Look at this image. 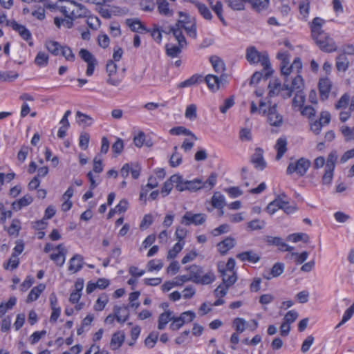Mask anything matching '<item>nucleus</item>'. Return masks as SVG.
<instances>
[{
    "label": "nucleus",
    "instance_id": "603ef678",
    "mask_svg": "<svg viewBox=\"0 0 354 354\" xmlns=\"http://www.w3.org/2000/svg\"><path fill=\"white\" fill-rule=\"evenodd\" d=\"M200 77H199V76L193 75L191 77H189V79L180 82L178 85V88H182L192 86L198 82Z\"/></svg>",
    "mask_w": 354,
    "mask_h": 354
},
{
    "label": "nucleus",
    "instance_id": "c9c22d12",
    "mask_svg": "<svg viewBox=\"0 0 354 354\" xmlns=\"http://www.w3.org/2000/svg\"><path fill=\"white\" fill-rule=\"evenodd\" d=\"M109 301L108 296L106 294L101 295L97 299L93 308L96 311L102 310Z\"/></svg>",
    "mask_w": 354,
    "mask_h": 354
},
{
    "label": "nucleus",
    "instance_id": "f704fd0d",
    "mask_svg": "<svg viewBox=\"0 0 354 354\" xmlns=\"http://www.w3.org/2000/svg\"><path fill=\"white\" fill-rule=\"evenodd\" d=\"M19 264V259L17 256V254L12 253L9 260L3 263V268L6 270L10 269L13 270L16 269Z\"/></svg>",
    "mask_w": 354,
    "mask_h": 354
},
{
    "label": "nucleus",
    "instance_id": "a211bd4d",
    "mask_svg": "<svg viewBox=\"0 0 354 354\" xmlns=\"http://www.w3.org/2000/svg\"><path fill=\"white\" fill-rule=\"evenodd\" d=\"M83 257L80 254L74 255L70 260L68 270L77 272L82 268Z\"/></svg>",
    "mask_w": 354,
    "mask_h": 354
},
{
    "label": "nucleus",
    "instance_id": "a878e982",
    "mask_svg": "<svg viewBox=\"0 0 354 354\" xmlns=\"http://www.w3.org/2000/svg\"><path fill=\"white\" fill-rule=\"evenodd\" d=\"M191 281L197 283L200 279L201 274H203V268L196 265H192L188 268Z\"/></svg>",
    "mask_w": 354,
    "mask_h": 354
},
{
    "label": "nucleus",
    "instance_id": "bf43d9fd",
    "mask_svg": "<svg viewBox=\"0 0 354 354\" xmlns=\"http://www.w3.org/2000/svg\"><path fill=\"white\" fill-rule=\"evenodd\" d=\"M149 271L160 270L163 267V263L160 259H153L147 263Z\"/></svg>",
    "mask_w": 354,
    "mask_h": 354
},
{
    "label": "nucleus",
    "instance_id": "e433bc0d",
    "mask_svg": "<svg viewBox=\"0 0 354 354\" xmlns=\"http://www.w3.org/2000/svg\"><path fill=\"white\" fill-rule=\"evenodd\" d=\"M17 299L15 297H11L6 303H1L0 305V317L3 316L8 310L12 308L16 304Z\"/></svg>",
    "mask_w": 354,
    "mask_h": 354
},
{
    "label": "nucleus",
    "instance_id": "4be33fe9",
    "mask_svg": "<svg viewBox=\"0 0 354 354\" xmlns=\"http://www.w3.org/2000/svg\"><path fill=\"white\" fill-rule=\"evenodd\" d=\"M124 340V334L120 331L115 333L111 338L110 346L111 349L116 350L119 348Z\"/></svg>",
    "mask_w": 354,
    "mask_h": 354
},
{
    "label": "nucleus",
    "instance_id": "ddd939ff",
    "mask_svg": "<svg viewBox=\"0 0 354 354\" xmlns=\"http://www.w3.org/2000/svg\"><path fill=\"white\" fill-rule=\"evenodd\" d=\"M331 86L332 83L328 78H321L319 80V91L320 93V97L322 100H325L328 97Z\"/></svg>",
    "mask_w": 354,
    "mask_h": 354
},
{
    "label": "nucleus",
    "instance_id": "c756f323",
    "mask_svg": "<svg viewBox=\"0 0 354 354\" xmlns=\"http://www.w3.org/2000/svg\"><path fill=\"white\" fill-rule=\"evenodd\" d=\"M158 10L160 14L165 16H171L172 10L169 8V3L166 0H156Z\"/></svg>",
    "mask_w": 354,
    "mask_h": 354
},
{
    "label": "nucleus",
    "instance_id": "473e14b6",
    "mask_svg": "<svg viewBox=\"0 0 354 354\" xmlns=\"http://www.w3.org/2000/svg\"><path fill=\"white\" fill-rule=\"evenodd\" d=\"M179 45L175 46L170 44L165 45V51L167 56L170 57H176L180 53L182 48Z\"/></svg>",
    "mask_w": 354,
    "mask_h": 354
},
{
    "label": "nucleus",
    "instance_id": "4468645a",
    "mask_svg": "<svg viewBox=\"0 0 354 354\" xmlns=\"http://www.w3.org/2000/svg\"><path fill=\"white\" fill-rule=\"evenodd\" d=\"M126 24L131 28L133 32H150L137 18L127 19L126 20Z\"/></svg>",
    "mask_w": 354,
    "mask_h": 354
},
{
    "label": "nucleus",
    "instance_id": "20e7f679",
    "mask_svg": "<svg viewBox=\"0 0 354 354\" xmlns=\"http://www.w3.org/2000/svg\"><path fill=\"white\" fill-rule=\"evenodd\" d=\"M277 104L266 98L259 101V113L267 117V122L274 127H280L283 123V116L277 111Z\"/></svg>",
    "mask_w": 354,
    "mask_h": 354
},
{
    "label": "nucleus",
    "instance_id": "cd10ccee",
    "mask_svg": "<svg viewBox=\"0 0 354 354\" xmlns=\"http://www.w3.org/2000/svg\"><path fill=\"white\" fill-rule=\"evenodd\" d=\"M212 205L217 209H223L226 205L225 197L220 192H215L212 198Z\"/></svg>",
    "mask_w": 354,
    "mask_h": 354
},
{
    "label": "nucleus",
    "instance_id": "de8ad7c7",
    "mask_svg": "<svg viewBox=\"0 0 354 354\" xmlns=\"http://www.w3.org/2000/svg\"><path fill=\"white\" fill-rule=\"evenodd\" d=\"M305 102V95L302 91H297L293 100H292V106H301Z\"/></svg>",
    "mask_w": 354,
    "mask_h": 354
},
{
    "label": "nucleus",
    "instance_id": "393cba45",
    "mask_svg": "<svg viewBox=\"0 0 354 354\" xmlns=\"http://www.w3.org/2000/svg\"><path fill=\"white\" fill-rule=\"evenodd\" d=\"M336 68L339 71L345 72L349 66V61L344 54H339L336 57Z\"/></svg>",
    "mask_w": 354,
    "mask_h": 354
},
{
    "label": "nucleus",
    "instance_id": "7ed1b4c3",
    "mask_svg": "<svg viewBox=\"0 0 354 354\" xmlns=\"http://www.w3.org/2000/svg\"><path fill=\"white\" fill-rule=\"evenodd\" d=\"M245 57L250 64L261 63L263 67L266 79H268L272 75L274 71L271 68V64L267 52H259L254 46H249L246 49Z\"/></svg>",
    "mask_w": 354,
    "mask_h": 354
},
{
    "label": "nucleus",
    "instance_id": "6e6d98bb",
    "mask_svg": "<svg viewBox=\"0 0 354 354\" xmlns=\"http://www.w3.org/2000/svg\"><path fill=\"white\" fill-rule=\"evenodd\" d=\"M158 332L151 333L145 339V345L149 348H153L158 340Z\"/></svg>",
    "mask_w": 354,
    "mask_h": 354
},
{
    "label": "nucleus",
    "instance_id": "09e8293b",
    "mask_svg": "<svg viewBox=\"0 0 354 354\" xmlns=\"http://www.w3.org/2000/svg\"><path fill=\"white\" fill-rule=\"evenodd\" d=\"M50 258L57 266L62 267L65 263L66 254H63L62 252L57 254H51Z\"/></svg>",
    "mask_w": 354,
    "mask_h": 354
},
{
    "label": "nucleus",
    "instance_id": "13d9d810",
    "mask_svg": "<svg viewBox=\"0 0 354 354\" xmlns=\"http://www.w3.org/2000/svg\"><path fill=\"white\" fill-rule=\"evenodd\" d=\"M299 314L295 310H289L284 316L283 321L286 322V324H291L295 322L296 319L298 318Z\"/></svg>",
    "mask_w": 354,
    "mask_h": 354
},
{
    "label": "nucleus",
    "instance_id": "79ce46f5",
    "mask_svg": "<svg viewBox=\"0 0 354 354\" xmlns=\"http://www.w3.org/2000/svg\"><path fill=\"white\" fill-rule=\"evenodd\" d=\"M266 222L263 220L254 219L248 223L247 227L250 230H259L264 228Z\"/></svg>",
    "mask_w": 354,
    "mask_h": 354
},
{
    "label": "nucleus",
    "instance_id": "a19ab883",
    "mask_svg": "<svg viewBox=\"0 0 354 354\" xmlns=\"http://www.w3.org/2000/svg\"><path fill=\"white\" fill-rule=\"evenodd\" d=\"M215 280V275L213 272L209 271L205 274H201V277L197 283L207 285Z\"/></svg>",
    "mask_w": 354,
    "mask_h": 354
},
{
    "label": "nucleus",
    "instance_id": "412c9836",
    "mask_svg": "<svg viewBox=\"0 0 354 354\" xmlns=\"http://www.w3.org/2000/svg\"><path fill=\"white\" fill-rule=\"evenodd\" d=\"M173 312L168 310H165V312L161 313L158 317V328L159 330H163L167 323L169 321H171V318L174 315Z\"/></svg>",
    "mask_w": 354,
    "mask_h": 354
},
{
    "label": "nucleus",
    "instance_id": "c85d7f7f",
    "mask_svg": "<svg viewBox=\"0 0 354 354\" xmlns=\"http://www.w3.org/2000/svg\"><path fill=\"white\" fill-rule=\"evenodd\" d=\"M284 270V264L283 263H276L273 265L270 270L268 276L264 275V277L267 279H270L272 277H277L281 275Z\"/></svg>",
    "mask_w": 354,
    "mask_h": 354
},
{
    "label": "nucleus",
    "instance_id": "338daca9",
    "mask_svg": "<svg viewBox=\"0 0 354 354\" xmlns=\"http://www.w3.org/2000/svg\"><path fill=\"white\" fill-rule=\"evenodd\" d=\"M19 75L17 73L12 71L0 72V80L4 81H12L18 77Z\"/></svg>",
    "mask_w": 354,
    "mask_h": 354
},
{
    "label": "nucleus",
    "instance_id": "f3484780",
    "mask_svg": "<svg viewBox=\"0 0 354 354\" xmlns=\"http://www.w3.org/2000/svg\"><path fill=\"white\" fill-rule=\"evenodd\" d=\"M245 3H249L252 9L257 12H260L268 8L270 0H245Z\"/></svg>",
    "mask_w": 354,
    "mask_h": 354
},
{
    "label": "nucleus",
    "instance_id": "b1692460",
    "mask_svg": "<svg viewBox=\"0 0 354 354\" xmlns=\"http://www.w3.org/2000/svg\"><path fill=\"white\" fill-rule=\"evenodd\" d=\"M44 289L45 285L43 283H40L38 286L34 287L29 292L26 302L29 303L37 300L40 294L44 290Z\"/></svg>",
    "mask_w": 354,
    "mask_h": 354
},
{
    "label": "nucleus",
    "instance_id": "49530a36",
    "mask_svg": "<svg viewBox=\"0 0 354 354\" xmlns=\"http://www.w3.org/2000/svg\"><path fill=\"white\" fill-rule=\"evenodd\" d=\"M280 196H277L273 201L270 202L267 207L266 210L267 212L270 214H273L275 213L278 209H280Z\"/></svg>",
    "mask_w": 354,
    "mask_h": 354
},
{
    "label": "nucleus",
    "instance_id": "9b49d317",
    "mask_svg": "<svg viewBox=\"0 0 354 354\" xmlns=\"http://www.w3.org/2000/svg\"><path fill=\"white\" fill-rule=\"evenodd\" d=\"M218 269L221 273L223 283L227 287H230L236 281L237 277L235 271H227V270L222 268L221 263L218 265Z\"/></svg>",
    "mask_w": 354,
    "mask_h": 354
},
{
    "label": "nucleus",
    "instance_id": "f03ea898",
    "mask_svg": "<svg viewBox=\"0 0 354 354\" xmlns=\"http://www.w3.org/2000/svg\"><path fill=\"white\" fill-rule=\"evenodd\" d=\"M48 8H57L65 17H70L75 20L78 18H86L90 15V11L83 5L74 1L62 0L57 5H48Z\"/></svg>",
    "mask_w": 354,
    "mask_h": 354
},
{
    "label": "nucleus",
    "instance_id": "864d4df0",
    "mask_svg": "<svg viewBox=\"0 0 354 354\" xmlns=\"http://www.w3.org/2000/svg\"><path fill=\"white\" fill-rule=\"evenodd\" d=\"M341 132L346 141L354 140V128L342 126L341 127Z\"/></svg>",
    "mask_w": 354,
    "mask_h": 354
},
{
    "label": "nucleus",
    "instance_id": "4c0bfd02",
    "mask_svg": "<svg viewBox=\"0 0 354 354\" xmlns=\"http://www.w3.org/2000/svg\"><path fill=\"white\" fill-rule=\"evenodd\" d=\"M45 46L48 50L54 55H58L61 51L62 47L57 41H48L46 42Z\"/></svg>",
    "mask_w": 354,
    "mask_h": 354
},
{
    "label": "nucleus",
    "instance_id": "f257e3e1",
    "mask_svg": "<svg viewBox=\"0 0 354 354\" xmlns=\"http://www.w3.org/2000/svg\"><path fill=\"white\" fill-rule=\"evenodd\" d=\"M324 23L325 21L320 17L314 18L310 24L311 35L320 50L330 53L336 51L337 46L333 39L322 30Z\"/></svg>",
    "mask_w": 354,
    "mask_h": 354
},
{
    "label": "nucleus",
    "instance_id": "4d7b16f0",
    "mask_svg": "<svg viewBox=\"0 0 354 354\" xmlns=\"http://www.w3.org/2000/svg\"><path fill=\"white\" fill-rule=\"evenodd\" d=\"M304 86L303 78L299 74H297L292 81L290 88L293 90L301 91V88Z\"/></svg>",
    "mask_w": 354,
    "mask_h": 354
},
{
    "label": "nucleus",
    "instance_id": "39448f33",
    "mask_svg": "<svg viewBox=\"0 0 354 354\" xmlns=\"http://www.w3.org/2000/svg\"><path fill=\"white\" fill-rule=\"evenodd\" d=\"M171 180L175 183L176 188L179 192L185 190L196 192L204 187L203 181L199 178L193 180H185L180 176L173 175L171 176Z\"/></svg>",
    "mask_w": 354,
    "mask_h": 354
},
{
    "label": "nucleus",
    "instance_id": "680f3d73",
    "mask_svg": "<svg viewBox=\"0 0 354 354\" xmlns=\"http://www.w3.org/2000/svg\"><path fill=\"white\" fill-rule=\"evenodd\" d=\"M349 100V95L347 93L344 94L335 104V108L337 109L346 108L348 104Z\"/></svg>",
    "mask_w": 354,
    "mask_h": 354
},
{
    "label": "nucleus",
    "instance_id": "58836bf2",
    "mask_svg": "<svg viewBox=\"0 0 354 354\" xmlns=\"http://www.w3.org/2000/svg\"><path fill=\"white\" fill-rule=\"evenodd\" d=\"M35 63L40 67L46 66L48 63V54L44 52L39 51L35 59Z\"/></svg>",
    "mask_w": 354,
    "mask_h": 354
},
{
    "label": "nucleus",
    "instance_id": "6ab92c4d",
    "mask_svg": "<svg viewBox=\"0 0 354 354\" xmlns=\"http://www.w3.org/2000/svg\"><path fill=\"white\" fill-rule=\"evenodd\" d=\"M169 133H170V134L175 135V136H180V135L188 136H190L194 140H198V138L196 136V135L194 133H192L189 129H188L183 126L176 127H174V128L171 129L169 130Z\"/></svg>",
    "mask_w": 354,
    "mask_h": 354
},
{
    "label": "nucleus",
    "instance_id": "5701e85b",
    "mask_svg": "<svg viewBox=\"0 0 354 354\" xmlns=\"http://www.w3.org/2000/svg\"><path fill=\"white\" fill-rule=\"evenodd\" d=\"M287 141L286 138H280L277 140L275 149L277 151L276 160H279L287 151Z\"/></svg>",
    "mask_w": 354,
    "mask_h": 354
},
{
    "label": "nucleus",
    "instance_id": "1a4fd4ad",
    "mask_svg": "<svg viewBox=\"0 0 354 354\" xmlns=\"http://www.w3.org/2000/svg\"><path fill=\"white\" fill-rule=\"evenodd\" d=\"M206 220L205 215L203 214H193L191 212H187L182 218L181 223L185 225L194 224L196 225L203 224Z\"/></svg>",
    "mask_w": 354,
    "mask_h": 354
},
{
    "label": "nucleus",
    "instance_id": "2eb2a0df",
    "mask_svg": "<svg viewBox=\"0 0 354 354\" xmlns=\"http://www.w3.org/2000/svg\"><path fill=\"white\" fill-rule=\"evenodd\" d=\"M8 24L10 25V27L15 31L18 32L19 35L26 41L31 39L30 32L23 25L19 24L16 21L12 20L11 23Z\"/></svg>",
    "mask_w": 354,
    "mask_h": 354
},
{
    "label": "nucleus",
    "instance_id": "423d86ee",
    "mask_svg": "<svg viewBox=\"0 0 354 354\" xmlns=\"http://www.w3.org/2000/svg\"><path fill=\"white\" fill-rule=\"evenodd\" d=\"M310 165V162L301 158L296 162H290L286 170V173L288 175L296 172L299 176H303L306 173Z\"/></svg>",
    "mask_w": 354,
    "mask_h": 354
},
{
    "label": "nucleus",
    "instance_id": "0eeeda50",
    "mask_svg": "<svg viewBox=\"0 0 354 354\" xmlns=\"http://www.w3.org/2000/svg\"><path fill=\"white\" fill-rule=\"evenodd\" d=\"M330 121V114L328 111H322L318 120H311L310 121V130L315 134L319 135L321 133L324 126L328 125Z\"/></svg>",
    "mask_w": 354,
    "mask_h": 354
},
{
    "label": "nucleus",
    "instance_id": "a18cd8bd",
    "mask_svg": "<svg viewBox=\"0 0 354 354\" xmlns=\"http://www.w3.org/2000/svg\"><path fill=\"white\" fill-rule=\"evenodd\" d=\"M185 324L183 317H178L173 316L171 318V323L170 324V329L172 330H177L180 329Z\"/></svg>",
    "mask_w": 354,
    "mask_h": 354
},
{
    "label": "nucleus",
    "instance_id": "9d476101",
    "mask_svg": "<svg viewBox=\"0 0 354 354\" xmlns=\"http://www.w3.org/2000/svg\"><path fill=\"white\" fill-rule=\"evenodd\" d=\"M250 162L257 169H264L267 164L263 158V150L261 148H256L250 158Z\"/></svg>",
    "mask_w": 354,
    "mask_h": 354
},
{
    "label": "nucleus",
    "instance_id": "dca6fc26",
    "mask_svg": "<svg viewBox=\"0 0 354 354\" xmlns=\"http://www.w3.org/2000/svg\"><path fill=\"white\" fill-rule=\"evenodd\" d=\"M235 245V240L232 237H227L217 244L218 251L221 255L225 254Z\"/></svg>",
    "mask_w": 354,
    "mask_h": 354
},
{
    "label": "nucleus",
    "instance_id": "052dcab7",
    "mask_svg": "<svg viewBox=\"0 0 354 354\" xmlns=\"http://www.w3.org/2000/svg\"><path fill=\"white\" fill-rule=\"evenodd\" d=\"M279 203H281L280 209H283L287 214L293 213L297 209L295 207L290 206L288 201L283 200L281 196Z\"/></svg>",
    "mask_w": 354,
    "mask_h": 354
},
{
    "label": "nucleus",
    "instance_id": "69168bd1",
    "mask_svg": "<svg viewBox=\"0 0 354 354\" xmlns=\"http://www.w3.org/2000/svg\"><path fill=\"white\" fill-rule=\"evenodd\" d=\"M79 55L86 63L95 59V57L86 49L82 48L79 52Z\"/></svg>",
    "mask_w": 354,
    "mask_h": 354
},
{
    "label": "nucleus",
    "instance_id": "bb28decb",
    "mask_svg": "<svg viewBox=\"0 0 354 354\" xmlns=\"http://www.w3.org/2000/svg\"><path fill=\"white\" fill-rule=\"evenodd\" d=\"M268 96L270 97L277 96L282 89L280 81L279 80H270L268 84Z\"/></svg>",
    "mask_w": 354,
    "mask_h": 354
},
{
    "label": "nucleus",
    "instance_id": "2f4dec72",
    "mask_svg": "<svg viewBox=\"0 0 354 354\" xmlns=\"http://www.w3.org/2000/svg\"><path fill=\"white\" fill-rule=\"evenodd\" d=\"M73 21L70 17H65L64 19H60L59 17L54 18V23L57 27L60 28L63 26L66 28H71L73 26Z\"/></svg>",
    "mask_w": 354,
    "mask_h": 354
},
{
    "label": "nucleus",
    "instance_id": "774afa93",
    "mask_svg": "<svg viewBox=\"0 0 354 354\" xmlns=\"http://www.w3.org/2000/svg\"><path fill=\"white\" fill-rule=\"evenodd\" d=\"M46 334V331L45 330H43L41 331H36L34 332L30 337V344H35L37 343L43 337H44Z\"/></svg>",
    "mask_w": 354,
    "mask_h": 354
},
{
    "label": "nucleus",
    "instance_id": "6e6552de",
    "mask_svg": "<svg viewBox=\"0 0 354 354\" xmlns=\"http://www.w3.org/2000/svg\"><path fill=\"white\" fill-rule=\"evenodd\" d=\"M227 75L221 74L220 77L214 75H207L205 77V82L209 87L213 91H217L221 86H224L227 82Z\"/></svg>",
    "mask_w": 354,
    "mask_h": 354
},
{
    "label": "nucleus",
    "instance_id": "8fccbe9b",
    "mask_svg": "<svg viewBox=\"0 0 354 354\" xmlns=\"http://www.w3.org/2000/svg\"><path fill=\"white\" fill-rule=\"evenodd\" d=\"M183 244L180 242L176 243L174 247L169 250L167 258L168 259H174L177 254L182 250Z\"/></svg>",
    "mask_w": 354,
    "mask_h": 354
},
{
    "label": "nucleus",
    "instance_id": "aec40b11",
    "mask_svg": "<svg viewBox=\"0 0 354 354\" xmlns=\"http://www.w3.org/2000/svg\"><path fill=\"white\" fill-rule=\"evenodd\" d=\"M209 61L214 68V70L217 73L224 74L225 70V66L223 61L218 56H212L209 58Z\"/></svg>",
    "mask_w": 354,
    "mask_h": 354
},
{
    "label": "nucleus",
    "instance_id": "e2e57ef3",
    "mask_svg": "<svg viewBox=\"0 0 354 354\" xmlns=\"http://www.w3.org/2000/svg\"><path fill=\"white\" fill-rule=\"evenodd\" d=\"M234 104V96H231L225 99L223 105L219 107L220 111L222 113H225L228 109L233 106Z\"/></svg>",
    "mask_w": 354,
    "mask_h": 354
},
{
    "label": "nucleus",
    "instance_id": "0e129e2a",
    "mask_svg": "<svg viewBox=\"0 0 354 354\" xmlns=\"http://www.w3.org/2000/svg\"><path fill=\"white\" fill-rule=\"evenodd\" d=\"M88 27L93 30H97L100 26V20L97 17H91L90 15L86 20Z\"/></svg>",
    "mask_w": 354,
    "mask_h": 354
},
{
    "label": "nucleus",
    "instance_id": "7c9ffc66",
    "mask_svg": "<svg viewBox=\"0 0 354 354\" xmlns=\"http://www.w3.org/2000/svg\"><path fill=\"white\" fill-rule=\"evenodd\" d=\"M174 152L169 159V165L171 167H176L182 162V155L178 151V147H174Z\"/></svg>",
    "mask_w": 354,
    "mask_h": 354
},
{
    "label": "nucleus",
    "instance_id": "f8f14e48",
    "mask_svg": "<svg viewBox=\"0 0 354 354\" xmlns=\"http://www.w3.org/2000/svg\"><path fill=\"white\" fill-rule=\"evenodd\" d=\"M115 319L120 323L125 322L129 317L128 306H115L113 307Z\"/></svg>",
    "mask_w": 354,
    "mask_h": 354
},
{
    "label": "nucleus",
    "instance_id": "3c124183",
    "mask_svg": "<svg viewBox=\"0 0 354 354\" xmlns=\"http://www.w3.org/2000/svg\"><path fill=\"white\" fill-rule=\"evenodd\" d=\"M212 6V9L216 14L221 21L223 25H226V22L223 16V6L221 1H217L214 6Z\"/></svg>",
    "mask_w": 354,
    "mask_h": 354
},
{
    "label": "nucleus",
    "instance_id": "ea45409f",
    "mask_svg": "<svg viewBox=\"0 0 354 354\" xmlns=\"http://www.w3.org/2000/svg\"><path fill=\"white\" fill-rule=\"evenodd\" d=\"M337 153L336 151H331L327 158V161L326 163V169H335V164L337 160Z\"/></svg>",
    "mask_w": 354,
    "mask_h": 354
},
{
    "label": "nucleus",
    "instance_id": "5fc2aeb1",
    "mask_svg": "<svg viewBox=\"0 0 354 354\" xmlns=\"http://www.w3.org/2000/svg\"><path fill=\"white\" fill-rule=\"evenodd\" d=\"M260 255L253 251L245 252V261L252 263H256L260 260Z\"/></svg>",
    "mask_w": 354,
    "mask_h": 354
},
{
    "label": "nucleus",
    "instance_id": "37998d69",
    "mask_svg": "<svg viewBox=\"0 0 354 354\" xmlns=\"http://www.w3.org/2000/svg\"><path fill=\"white\" fill-rule=\"evenodd\" d=\"M197 107L194 104H191L188 105L185 110V116L186 118L194 120L197 118L196 113Z\"/></svg>",
    "mask_w": 354,
    "mask_h": 354
},
{
    "label": "nucleus",
    "instance_id": "72a5a7b5",
    "mask_svg": "<svg viewBox=\"0 0 354 354\" xmlns=\"http://www.w3.org/2000/svg\"><path fill=\"white\" fill-rule=\"evenodd\" d=\"M200 14L207 20H210L212 15L209 8L204 4L198 1L194 2Z\"/></svg>",
    "mask_w": 354,
    "mask_h": 354
},
{
    "label": "nucleus",
    "instance_id": "c03bdc74",
    "mask_svg": "<svg viewBox=\"0 0 354 354\" xmlns=\"http://www.w3.org/2000/svg\"><path fill=\"white\" fill-rule=\"evenodd\" d=\"M287 239L288 241H292L295 243L300 241H303L304 242L307 243L309 240V236L304 233H295L290 234Z\"/></svg>",
    "mask_w": 354,
    "mask_h": 354
}]
</instances>
